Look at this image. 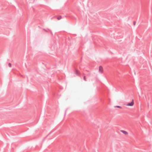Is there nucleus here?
<instances>
[{"instance_id":"7","label":"nucleus","mask_w":152,"mask_h":152,"mask_svg":"<svg viewBox=\"0 0 152 152\" xmlns=\"http://www.w3.org/2000/svg\"><path fill=\"white\" fill-rule=\"evenodd\" d=\"M9 66H11V64L10 63L9 64Z\"/></svg>"},{"instance_id":"1","label":"nucleus","mask_w":152,"mask_h":152,"mask_svg":"<svg viewBox=\"0 0 152 152\" xmlns=\"http://www.w3.org/2000/svg\"><path fill=\"white\" fill-rule=\"evenodd\" d=\"M134 102L133 100H132V102L128 103L126 104V105L128 106H132L134 105Z\"/></svg>"},{"instance_id":"5","label":"nucleus","mask_w":152,"mask_h":152,"mask_svg":"<svg viewBox=\"0 0 152 152\" xmlns=\"http://www.w3.org/2000/svg\"><path fill=\"white\" fill-rule=\"evenodd\" d=\"M115 107H117V108H121V106H115Z\"/></svg>"},{"instance_id":"3","label":"nucleus","mask_w":152,"mask_h":152,"mask_svg":"<svg viewBox=\"0 0 152 152\" xmlns=\"http://www.w3.org/2000/svg\"><path fill=\"white\" fill-rule=\"evenodd\" d=\"M121 132L126 135H127L128 134V133L127 132L124 130H121Z\"/></svg>"},{"instance_id":"6","label":"nucleus","mask_w":152,"mask_h":152,"mask_svg":"<svg viewBox=\"0 0 152 152\" xmlns=\"http://www.w3.org/2000/svg\"><path fill=\"white\" fill-rule=\"evenodd\" d=\"M84 80H85V81H86V78L85 76H84Z\"/></svg>"},{"instance_id":"4","label":"nucleus","mask_w":152,"mask_h":152,"mask_svg":"<svg viewBox=\"0 0 152 152\" xmlns=\"http://www.w3.org/2000/svg\"><path fill=\"white\" fill-rule=\"evenodd\" d=\"M61 18H62V17L61 16H58L57 17V19L58 20H60L61 19Z\"/></svg>"},{"instance_id":"2","label":"nucleus","mask_w":152,"mask_h":152,"mask_svg":"<svg viewBox=\"0 0 152 152\" xmlns=\"http://www.w3.org/2000/svg\"><path fill=\"white\" fill-rule=\"evenodd\" d=\"M99 72L100 73H102L103 72V68L101 66H100L99 67Z\"/></svg>"}]
</instances>
